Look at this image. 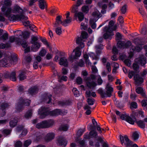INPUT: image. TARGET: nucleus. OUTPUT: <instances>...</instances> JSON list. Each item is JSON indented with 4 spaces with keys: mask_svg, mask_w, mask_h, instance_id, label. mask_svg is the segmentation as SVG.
<instances>
[{
    "mask_svg": "<svg viewBox=\"0 0 147 147\" xmlns=\"http://www.w3.org/2000/svg\"><path fill=\"white\" fill-rule=\"evenodd\" d=\"M3 6L1 8V11L3 14L11 21L20 20L22 21L25 26H29L30 22L26 21L28 19L27 16L24 15V11L20 7L17 5L15 6L13 10L7 6L11 5L10 0H5Z\"/></svg>",
    "mask_w": 147,
    "mask_h": 147,
    "instance_id": "f257e3e1",
    "label": "nucleus"
},
{
    "mask_svg": "<svg viewBox=\"0 0 147 147\" xmlns=\"http://www.w3.org/2000/svg\"><path fill=\"white\" fill-rule=\"evenodd\" d=\"M117 46L118 47L123 49L129 47L130 48V52H129V58H131L134 55V52L136 50L138 52L139 51L142 49V47L141 46L138 47L137 48H136L135 47L131 45V42L128 41L126 43L124 41H119L117 43Z\"/></svg>",
    "mask_w": 147,
    "mask_h": 147,
    "instance_id": "f03ea898",
    "label": "nucleus"
},
{
    "mask_svg": "<svg viewBox=\"0 0 147 147\" xmlns=\"http://www.w3.org/2000/svg\"><path fill=\"white\" fill-rule=\"evenodd\" d=\"M147 63V59L145 56L143 55L139 56L135 60V62L132 65V69L135 71L139 72V66L138 64L144 67H146L145 65Z\"/></svg>",
    "mask_w": 147,
    "mask_h": 147,
    "instance_id": "7ed1b4c3",
    "label": "nucleus"
},
{
    "mask_svg": "<svg viewBox=\"0 0 147 147\" xmlns=\"http://www.w3.org/2000/svg\"><path fill=\"white\" fill-rule=\"evenodd\" d=\"M114 22L113 21H110L109 23L108 27H105L103 29V31L105 33L104 34L103 37L105 39H111V36L114 35L113 31L116 29V26H114Z\"/></svg>",
    "mask_w": 147,
    "mask_h": 147,
    "instance_id": "20e7f679",
    "label": "nucleus"
},
{
    "mask_svg": "<svg viewBox=\"0 0 147 147\" xmlns=\"http://www.w3.org/2000/svg\"><path fill=\"white\" fill-rule=\"evenodd\" d=\"M38 114L41 118H43L46 116L50 115L54 116L58 115H62L61 110L56 109L51 111H49L48 109L44 107H41L38 111Z\"/></svg>",
    "mask_w": 147,
    "mask_h": 147,
    "instance_id": "39448f33",
    "label": "nucleus"
},
{
    "mask_svg": "<svg viewBox=\"0 0 147 147\" xmlns=\"http://www.w3.org/2000/svg\"><path fill=\"white\" fill-rule=\"evenodd\" d=\"M30 102V100L27 99L25 100L22 98H20L18 100L15 107L16 112H20L22 111L24 105H29Z\"/></svg>",
    "mask_w": 147,
    "mask_h": 147,
    "instance_id": "423d86ee",
    "label": "nucleus"
},
{
    "mask_svg": "<svg viewBox=\"0 0 147 147\" xmlns=\"http://www.w3.org/2000/svg\"><path fill=\"white\" fill-rule=\"evenodd\" d=\"M17 60V58L16 56H14L11 59L9 57L5 58L0 61V66L3 67H8L11 66L12 64L15 63Z\"/></svg>",
    "mask_w": 147,
    "mask_h": 147,
    "instance_id": "0eeeda50",
    "label": "nucleus"
},
{
    "mask_svg": "<svg viewBox=\"0 0 147 147\" xmlns=\"http://www.w3.org/2000/svg\"><path fill=\"white\" fill-rule=\"evenodd\" d=\"M120 138L121 144H124L126 147H138L136 144H133L132 142L130 140L127 136L126 135L124 136L120 135Z\"/></svg>",
    "mask_w": 147,
    "mask_h": 147,
    "instance_id": "6e6552de",
    "label": "nucleus"
},
{
    "mask_svg": "<svg viewBox=\"0 0 147 147\" xmlns=\"http://www.w3.org/2000/svg\"><path fill=\"white\" fill-rule=\"evenodd\" d=\"M106 89V92L105 93H103V91L101 88H99L98 90V93L100 94L102 97H110L111 95V93L113 91V88L109 84L107 85Z\"/></svg>",
    "mask_w": 147,
    "mask_h": 147,
    "instance_id": "1a4fd4ad",
    "label": "nucleus"
},
{
    "mask_svg": "<svg viewBox=\"0 0 147 147\" xmlns=\"http://www.w3.org/2000/svg\"><path fill=\"white\" fill-rule=\"evenodd\" d=\"M88 36V34L85 32H83L81 33V37H78L77 38L76 40V43L79 45L80 47L82 48L84 46V42L85 41Z\"/></svg>",
    "mask_w": 147,
    "mask_h": 147,
    "instance_id": "9d476101",
    "label": "nucleus"
},
{
    "mask_svg": "<svg viewBox=\"0 0 147 147\" xmlns=\"http://www.w3.org/2000/svg\"><path fill=\"white\" fill-rule=\"evenodd\" d=\"M54 123V121L52 120L43 121L37 124L36 127L38 129L48 128L52 125Z\"/></svg>",
    "mask_w": 147,
    "mask_h": 147,
    "instance_id": "9b49d317",
    "label": "nucleus"
},
{
    "mask_svg": "<svg viewBox=\"0 0 147 147\" xmlns=\"http://www.w3.org/2000/svg\"><path fill=\"white\" fill-rule=\"evenodd\" d=\"M103 49V45H96L95 47L96 52L97 55H96L93 53L91 52L89 54V56L92 59L97 60L98 59V55L101 53V50Z\"/></svg>",
    "mask_w": 147,
    "mask_h": 147,
    "instance_id": "f8f14e48",
    "label": "nucleus"
},
{
    "mask_svg": "<svg viewBox=\"0 0 147 147\" xmlns=\"http://www.w3.org/2000/svg\"><path fill=\"white\" fill-rule=\"evenodd\" d=\"M135 72L133 71H130L128 75V77L129 78H131L133 76L135 82L138 84H141L144 82V79L140 77L138 74L134 75Z\"/></svg>",
    "mask_w": 147,
    "mask_h": 147,
    "instance_id": "ddd939ff",
    "label": "nucleus"
},
{
    "mask_svg": "<svg viewBox=\"0 0 147 147\" xmlns=\"http://www.w3.org/2000/svg\"><path fill=\"white\" fill-rule=\"evenodd\" d=\"M121 118L124 120H125L129 123L133 125L136 121V117L133 116L130 117L128 115L126 114H123L121 116Z\"/></svg>",
    "mask_w": 147,
    "mask_h": 147,
    "instance_id": "4468645a",
    "label": "nucleus"
},
{
    "mask_svg": "<svg viewBox=\"0 0 147 147\" xmlns=\"http://www.w3.org/2000/svg\"><path fill=\"white\" fill-rule=\"evenodd\" d=\"M73 53H75V55L73 56L70 55V53L69 52V60L70 61H72L73 59L80 57L81 55V52L79 47H77L74 50Z\"/></svg>",
    "mask_w": 147,
    "mask_h": 147,
    "instance_id": "2eb2a0df",
    "label": "nucleus"
},
{
    "mask_svg": "<svg viewBox=\"0 0 147 147\" xmlns=\"http://www.w3.org/2000/svg\"><path fill=\"white\" fill-rule=\"evenodd\" d=\"M95 77L94 75L91 76V79L88 80L86 82L87 86L89 88H93L96 85L95 82Z\"/></svg>",
    "mask_w": 147,
    "mask_h": 147,
    "instance_id": "dca6fc26",
    "label": "nucleus"
},
{
    "mask_svg": "<svg viewBox=\"0 0 147 147\" xmlns=\"http://www.w3.org/2000/svg\"><path fill=\"white\" fill-rule=\"evenodd\" d=\"M10 106V105L9 103L0 102V109L2 110L0 111L1 112V113H0V117H3L5 115L6 112L4 110L8 108Z\"/></svg>",
    "mask_w": 147,
    "mask_h": 147,
    "instance_id": "f3484780",
    "label": "nucleus"
},
{
    "mask_svg": "<svg viewBox=\"0 0 147 147\" xmlns=\"http://www.w3.org/2000/svg\"><path fill=\"white\" fill-rule=\"evenodd\" d=\"M16 41L17 44H21L24 48H26L24 50V52L25 53H27L30 51V48L29 47H27L28 45L26 40H23L22 42L19 39L18 40H16Z\"/></svg>",
    "mask_w": 147,
    "mask_h": 147,
    "instance_id": "a211bd4d",
    "label": "nucleus"
},
{
    "mask_svg": "<svg viewBox=\"0 0 147 147\" xmlns=\"http://www.w3.org/2000/svg\"><path fill=\"white\" fill-rule=\"evenodd\" d=\"M136 91L138 94H140L142 97L147 98L145 90L140 87H137L136 88Z\"/></svg>",
    "mask_w": 147,
    "mask_h": 147,
    "instance_id": "6ab92c4d",
    "label": "nucleus"
},
{
    "mask_svg": "<svg viewBox=\"0 0 147 147\" xmlns=\"http://www.w3.org/2000/svg\"><path fill=\"white\" fill-rule=\"evenodd\" d=\"M74 18L76 19L78 18L79 21H82L84 18V16L83 14L81 12H76L75 13Z\"/></svg>",
    "mask_w": 147,
    "mask_h": 147,
    "instance_id": "aec40b11",
    "label": "nucleus"
},
{
    "mask_svg": "<svg viewBox=\"0 0 147 147\" xmlns=\"http://www.w3.org/2000/svg\"><path fill=\"white\" fill-rule=\"evenodd\" d=\"M67 143V142L66 140L62 137L59 138L57 141V144L61 146L62 147H65Z\"/></svg>",
    "mask_w": 147,
    "mask_h": 147,
    "instance_id": "412c9836",
    "label": "nucleus"
},
{
    "mask_svg": "<svg viewBox=\"0 0 147 147\" xmlns=\"http://www.w3.org/2000/svg\"><path fill=\"white\" fill-rule=\"evenodd\" d=\"M59 64L61 65H63L65 67L68 65L67 60L65 57H62L60 59Z\"/></svg>",
    "mask_w": 147,
    "mask_h": 147,
    "instance_id": "4be33fe9",
    "label": "nucleus"
},
{
    "mask_svg": "<svg viewBox=\"0 0 147 147\" xmlns=\"http://www.w3.org/2000/svg\"><path fill=\"white\" fill-rule=\"evenodd\" d=\"M55 137L54 134L52 132L48 133L45 137V139L47 142L53 139Z\"/></svg>",
    "mask_w": 147,
    "mask_h": 147,
    "instance_id": "5701e85b",
    "label": "nucleus"
},
{
    "mask_svg": "<svg viewBox=\"0 0 147 147\" xmlns=\"http://www.w3.org/2000/svg\"><path fill=\"white\" fill-rule=\"evenodd\" d=\"M18 118L17 117L12 118L10 121V126L11 127H14L17 124Z\"/></svg>",
    "mask_w": 147,
    "mask_h": 147,
    "instance_id": "b1692460",
    "label": "nucleus"
},
{
    "mask_svg": "<svg viewBox=\"0 0 147 147\" xmlns=\"http://www.w3.org/2000/svg\"><path fill=\"white\" fill-rule=\"evenodd\" d=\"M97 133L94 131H91L88 135H86L85 138L87 139H90V138H94L97 135Z\"/></svg>",
    "mask_w": 147,
    "mask_h": 147,
    "instance_id": "393cba45",
    "label": "nucleus"
},
{
    "mask_svg": "<svg viewBox=\"0 0 147 147\" xmlns=\"http://www.w3.org/2000/svg\"><path fill=\"white\" fill-rule=\"evenodd\" d=\"M68 120H65L64 122V124L61 125L60 127V129L63 131H66L68 128L67 123L68 122Z\"/></svg>",
    "mask_w": 147,
    "mask_h": 147,
    "instance_id": "a878e982",
    "label": "nucleus"
},
{
    "mask_svg": "<svg viewBox=\"0 0 147 147\" xmlns=\"http://www.w3.org/2000/svg\"><path fill=\"white\" fill-rule=\"evenodd\" d=\"M38 88L36 86H35L30 88L28 90V93L33 95L36 93L38 91Z\"/></svg>",
    "mask_w": 147,
    "mask_h": 147,
    "instance_id": "bb28decb",
    "label": "nucleus"
},
{
    "mask_svg": "<svg viewBox=\"0 0 147 147\" xmlns=\"http://www.w3.org/2000/svg\"><path fill=\"white\" fill-rule=\"evenodd\" d=\"M92 16L93 17V20L96 21L100 17V12L98 10H96L92 13Z\"/></svg>",
    "mask_w": 147,
    "mask_h": 147,
    "instance_id": "cd10ccee",
    "label": "nucleus"
},
{
    "mask_svg": "<svg viewBox=\"0 0 147 147\" xmlns=\"http://www.w3.org/2000/svg\"><path fill=\"white\" fill-rule=\"evenodd\" d=\"M40 46V43L37 42H35L32 46L31 49L34 51H36L39 49Z\"/></svg>",
    "mask_w": 147,
    "mask_h": 147,
    "instance_id": "c85d7f7f",
    "label": "nucleus"
},
{
    "mask_svg": "<svg viewBox=\"0 0 147 147\" xmlns=\"http://www.w3.org/2000/svg\"><path fill=\"white\" fill-rule=\"evenodd\" d=\"M62 17L61 16H58L56 18V22L55 24V27H57L58 25L60 24H62L63 25V22L61 20Z\"/></svg>",
    "mask_w": 147,
    "mask_h": 147,
    "instance_id": "c756f323",
    "label": "nucleus"
},
{
    "mask_svg": "<svg viewBox=\"0 0 147 147\" xmlns=\"http://www.w3.org/2000/svg\"><path fill=\"white\" fill-rule=\"evenodd\" d=\"M134 116L135 117L139 118H143L144 117V113L141 110H139L135 113Z\"/></svg>",
    "mask_w": 147,
    "mask_h": 147,
    "instance_id": "7c9ffc66",
    "label": "nucleus"
},
{
    "mask_svg": "<svg viewBox=\"0 0 147 147\" xmlns=\"http://www.w3.org/2000/svg\"><path fill=\"white\" fill-rule=\"evenodd\" d=\"M39 7L41 9H43L45 7H47V5L45 0H39Z\"/></svg>",
    "mask_w": 147,
    "mask_h": 147,
    "instance_id": "2f4dec72",
    "label": "nucleus"
},
{
    "mask_svg": "<svg viewBox=\"0 0 147 147\" xmlns=\"http://www.w3.org/2000/svg\"><path fill=\"white\" fill-rule=\"evenodd\" d=\"M18 32H19V33H22V35L24 39L27 38L30 35L29 33L26 31L22 32L21 30H17L16 31L14 32L15 33H18Z\"/></svg>",
    "mask_w": 147,
    "mask_h": 147,
    "instance_id": "473e14b6",
    "label": "nucleus"
},
{
    "mask_svg": "<svg viewBox=\"0 0 147 147\" xmlns=\"http://www.w3.org/2000/svg\"><path fill=\"white\" fill-rule=\"evenodd\" d=\"M52 95L51 94H47L43 98V100L46 102L49 103L51 101V97Z\"/></svg>",
    "mask_w": 147,
    "mask_h": 147,
    "instance_id": "72a5a7b5",
    "label": "nucleus"
},
{
    "mask_svg": "<svg viewBox=\"0 0 147 147\" xmlns=\"http://www.w3.org/2000/svg\"><path fill=\"white\" fill-rule=\"evenodd\" d=\"M1 40L4 41L7 40L8 38V34L6 31H4L3 34L0 37Z\"/></svg>",
    "mask_w": 147,
    "mask_h": 147,
    "instance_id": "f704fd0d",
    "label": "nucleus"
},
{
    "mask_svg": "<svg viewBox=\"0 0 147 147\" xmlns=\"http://www.w3.org/2000/svg\"><path fill=\"white\" fill-rule=\"evenodd\" d=\"M139 137V133L137 131H135L133 132L132 138L134 140H137Z\"/></svg>",
    "mask_w": 147,
    "mask_h": 147,
    "instance_id": "c9c22d12",
    "label": "nucleus"
},
{
    "mask_svg": "<svg viewBox=\"0 0 147 147\" xmlns=\"http://www.w3.org/2000/svg\"><path fill=\"white\" fill-rule=\"evenodd\" d=\"M16 72L14 71L12 72L10 74L9 78L12 81H15L16 80Z\"/></svg>",
    "mask_w": 147,
    "mask_h": 147,
    "instance_id": "e433bc0d",
    "label": "nucleus"
},
{
    "mask_svg": "<svg viewBox=\"0 0 147 147\" xmlns=\"http://www.w3.org/2000/svg\"><path fill=\"white\" fill-rule=\"evenodd\" d=\"M86 96L87 97H89L92 96L93 97H95L96 96V94L95 92H91L89 90L87 91L86 92Z\"/></svg>",
    "mask_w": 147,
    "mask_h": 147,
    "instance_id": "4c0bfd02",
    "label": "nucleus"
},
{
    "mask_svg": "<svg viewBox=\"0 0 147 147\" xmlns=\"http://www.w3.org/2000/svg\"><path fill=\"white\" fill-rule=\"evenodd\" d=\"M84 57L86 64H88L89 65H91V63L88 59L89 57L88 55L87 54H85L84 55Z\"/></svg>",
    "mask_w": 147,
    "mask_h": 147,
    "instance_id": "58836bf2",
    "label": "nucleus"
},
{
    "mask_svg": "<svg viewBox=\"0 0 147 147\" xmlns=\"http://www.w3.org/2000/svg\"><path fill=\"white\" fill-rule=\"evenodd\" d=\"M26 76L25 75V73L21 72L19 76V78L20 80H22L26 78Z\"/></svg>",
    "mask_w": 147,
    "mask_h": 147,
    "instance_id": "ea45409f",
    "label": "nucleus"
},
{
    "mask_svg": "<svg viewBox=\"0 0 147 147\" xmlns=\"http://www.w3.org/2000/svg\"><path fill=\"white\" fill-rule=\"evenodd\" d=\"M32 115V111L31 110H29L25 114L24 117L26 119L29 118Z\"/></svg>",
    "mask_w": 147,
    "mask_h": 147,
    "instance_id": "a19ab883",
    "label": "nucleus"
},
{
    "mask_svg": "<svg viewBox=\"0 0 147 147\" xmlns=\"http://www.w3.org/2000/svg\"><path fill=\"white\" fill-rule=\"evenodd\" d=\"M71 18H66V19L63 22V25L64 26H66L67 24L71 22Z\"/></svg>",
    "mask_w": 147,
    "mask_h": 147,
    "instance_id": "79ce46f5",
    "label": "nucleus"
},
{
    "mask_svg": "<svg viewBox=\"0 0 147 147\" xmlns=\"http://www.w3.org/2000/svg\"><path fill=\"white\" fill-rule=\"evenodd\" d=\"M1 131L3 134L7 135L10 134L11 132V131L10 130L5 129H2L1 130Z\"/></svg>",
    "mask_w": 147,
    "mask_h": 147,
    "instance_id": "37998d69",
    "label": "nucleus"
},
{
    "mask_svg": "<svg viewBox=\"0 0 147 147\" xmlns=\"http://www.w3.org/2000/svg\"><path fill=\"white\" fill-rule=\"evenodd\" d=\"M72 91L74 96L76 97H78L79 95V91L76 88H74L73 89Z\"/></svg>",
    "mask_w": 147,
    "mask_h": 147,
    "instance_id": "c03bdc74",
    "label": "nucleus"
},
{
    "mask_svg": "<svg viewBox=\"0 0 147 147\" xmlns=\"http://www.w3.org/2000/svg\"><path fill=\"white\" fill-rule=\"evenodd\" d=\"M47 53L46 50L45 49H42L39 52V55L41 57L44 56Z\"/></svg>",
    "mask_w": 147,
    "mask_h": 147,
    "instance_id": "a18cd8bd",
    "label": "nucleus"
},
{
    "mask_svg": "<svg viewBox=\"0 0 147 147\" xmlns=\"http://www.w3.org/2000/svg\"><path fill=\"white\" fill-rule=\"evenodd\" d=\"M137 123L138 125L142 128H144L145 127V124L142 121H137Z\"/></svg>",
    "mask_w": 147,
    "mask_h": 147,
    "instance_id": "49530a36",
    "label": "nucleus"
},
{
    "mask_svg": "<svg viewBox=\"0 0 147 147\" xmlns=\"http://www.w3.org/2000/svg\"><path fill=\"white\" fill-rule=\"evenodd\" d=\"M138 107L137 104L135 102H133L130 104V108L131 109H136Z\"/></svg>",
    "mask_w": 147,
    "mask_h": 147,
    "instance_id": "de8ad7c7",
    "label": "nucleus"
},
{
    "mask_svg": "<svg viewBox=\"0 0 147 147\" xmlns=\"http://www.w3.org/2000/svg\"><path fill=\"white\" fill-rule=\"evenodd\" d=\"M87 102L90 105H92L94 103V100L92 98H88L87 99Z\"/></svg>",
    "mask_w": 147,
    "mask_h": 147,
    "instance_id": "09e8293b",
    "label": "nucleus"
},
{
    "mask_svg": "<svg viewBox=\"0 0 147 147\" xmlns=\"http://www.w3.org/2000/svg\"><path fill=\"white\" fill-rule=\"evenodd\" d=\"M82 10L85 13H87L89 11L88 7L87 6H83L82 7Z\"/></svg>",
    "mask_w": 147,
    "mask_h": 147,
    "instance_id": "8fccbe9b",
    "label": "nucleus"
},
{
    "mask_svg": "<svg viewBox=\"0 0 147 147\" xmlns=\"http://www.w3.org/2000/svg\"><path fill=\"white\" fill-rule=\"evenodd\" d=\"M31 141L30 140H28L25 141L24 143V145L25 147H27L31 143Z\"/></svg>",
    "mask_w": 147,
    "mask_h": 147,
    "instance_id": "3c124183",
    "label": "nucleus"
},
{
    "mask_svg": "<svg viewBox=\"0 0 147 147\" xmlns=\"http://www.w3.org/2000/svg\"><path fill=\"white\" fill-rule=\"evenodd\" d=\"M10 46V45L7 44L6 45L3 43H1L0 44V49H3L6 48H7Z\"/></svg>",
    "mask_w": 147,
    "mask_h": 147,
    "instance_id": "603ef678",
    "label": "nucleus"
},
{
    "mask_svg": "<svg viewBox=\"0 0 147 147\" xmlns=\"http://www.w3.org/2000/svg\"><path fill=\"white\" fill-rule=\"evenodd\" d=\"M78 6L76 5L74 6L72 9L71 11L73 13H75L76 12H78Z\"/></svg>",
    "mask_w": 147,
    "mask_h": 147,
    "instance_id": "864d4df0",
    "label": "nucleus"
},
{
    "mask_svg": "<svg viewBox=\"0 0 147 147\" xmlns=\"http://www.w3.org/2000/svg\"><path fill=\"white\" fill-rule=\"evenodd\" d=\"M107 7V5L106 4H104L102 6V10L101 11V12L102 14L105 13L106 12V10L105 9Z\"/></svg>",
    "mask_w": 147,
    "mask_h": 147,
    "instance_id": "5fc2aeb1",
    "label": "nucleus"
},
{
    "mask_svg": "<svg viewBox=\"0 0 147 147\" xmlns=\"http://www.w3.org/2000/svg\"><path fill=\"white\" fill-rule=\"evenodd\" d=\"M22 142L20 141H18L15 144V147H22Z\"/></svg>",
    "mask_w": 147,
    "mask_h": 147,
    "instance_id": "6e6d98bb",
    "label": "nucleus"
},
{
    "mask_svg": "<svg viewBox=\"0 0 147 147\" xmlns=\"http://www.w3.org/2000/svg\"><path fill=\"white\" fill-rule=\"evenodd\" d=\"M76 75V72H72L70 74V76H69V79L71 80H73L74 78Z\"/></svg>",
    "mask_w": 147,
    "mask_h": 147,
    "instance_id": "4d7b16f0",
    "label": "nucleus"
},
{
    "mask_svg": "<svg viewBox=\"0 0 147 147\" xmlns=\"http://www.w3.org/2000/svg\"><path fill=\"white\" fill-rule=\"evenodd\" d=\"M146 100L143 99L141 102V105L143 107H145L147 106V98Z\"/></svg>",
    "mask_w": 147,
    "mask_h": 147,
    "instance_id": "13d9d810",
    "label": "nucleus"
},
{
    "mask_svg": "<svg viewBox=\"0 0 147 147\" xmlns=\"http://www.w3.org/2000/svg\"><path fill=\"white\" fill-rule=\"evenodd\" d=\"M125 63L128 66H130L131 65V61L128 59H127L125 60L124 61Z\"/></svg>",
    "mask_w": 147,
    "mask_h": 147,
    "instance_id": "bf43d9fd",
    "label": "nucleus"
},
{
    "mask_svg": "<svg viewBox=\"0 0 147 147\" xmlns=\"http://www.w3.org/2000/svg\"><path fill=\"white\" fill-rule=\"evenodd\" d=\"M147 74V69H144L143 70V71L141 72L140 74L142 77H142H144Z\"/></svg>",
    "mask_w": 147,
    "mask_h": 147,
    "instance_id": "052dcab7",
    "label": "nucleus"
},
{
    "mask_svg": "<svg viewBox=\"0 0 147 147\" xmlns=\"http://www.w3.org/2000/svg\"><path fill=\"white\" fill-rule=\"evenodd\" d=\"M76 82L78 84H80L82 83V80L81 78L78 77L76 79Z\"/></svg>",
    "mask_w": 147,
    "mask_h": 147,
    "instance_id": "680f3d73",
    "label": "nucleus"
},
{
    "mask_svg": "<svg viewBox=\"0 0 147 147\" xmlns=\"http://www.w3.org/2000/svg\"><path fill=\"white\" fill-rule=\"evenodd\" d=\"M116 39L117 40H119L122 39V36L121 34L119 32H117L116 34Z\"/></svg>",
    "mask_w": 147,
    "mask_h": 147,
    "instance_id": "e2e57ef3",
    "label": "nucleus"
},
{
    "mask_svg": "<svg viewBox=\"0 0 147 147\" xmlns=\"http://www.w3.org/2000/svg\"><path fill=\"white\" fill-rule=\"evenodd\" d=\"M56 33L58 35H60L61 34L62 30L60 27L57 28L55 30Z\"/></svg>",
    "mask_w": 147,
    "mask_h": 147,
    "instance_id": "0e129e2a",
    "label": "nucleus"
},
{
    "mask_svg": "<svg viewBox=\"0 0 147 147\" xmlns=\"http://www.w3.org/2000/svg\"><path fill=\"white\" fill-rule=\"evenodd\" d=\"M81 27L82 29H83L84 30H86L87 28V23L84 24L83 22L81 23Z\"/></svg>",
    "mask_w": 147,
    "mask_h": 147,
    "instance_id": "69168bd1",
    "label": "nucleus"
},
{
    "mask_svg": "<svg viewBox=\"0 0 147 147\" xmlns=\"http://www.w3.org/2000/svg\"><path fill=\"white\" fill-rule=\"evenodd\" d=\"M98 78V82L99 85H101L102 82V80L101 78V77L99 75L97 76Z\"/></svg>",
    "mask_w": 147,
    "mask_h": 147,
    "instance_id": "338daca9",
    "label": "nucleus"
},
{
    "mask_svg": "<svg viewBox=\"0 0 147 147\" xmlns=\"http://www.w3.org/2000/svg\"><path fill=\"white\" fill-rule=\"evenodd\" d=\"M53 56V55L52 54L48 53L46 55V58L48 60L52 58Z\"/></svg>",
    "mask_w": 147,
    "mask_h": 147,
    "instance_id": "774afa93",
    "label": "nucleus"
}]
</instances>
